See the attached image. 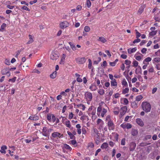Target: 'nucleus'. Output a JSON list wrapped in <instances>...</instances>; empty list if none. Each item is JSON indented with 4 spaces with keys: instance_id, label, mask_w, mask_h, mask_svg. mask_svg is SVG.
Instances as JSON below:
<instances>
[{
    "instance_id": "obj_19",
    "label": "nucleus",
    "mask_w": 160,
    "mask_h": 160,
    "mask_svg": "<svg viewBox=\"0 0 160 160\" xmlns=\"http://www.w3.org/2000/svg\"><path fill=\"white\" fill-rule=\"evenodd\" d=\"M121 83L123 86V88L127 87L128 86V82L125 78L122 79L121 82Z\"/></svg>"
},
{
    "instance_id": "obj_58",
    "label": "nucleus",
    "mask_w": 160,
    "mask_h": 160,
    "mask_svg": "<svg viewBox=\"0 0 160 160\" xmlns=\"http://www.w3.org/2000/svg\"><path fill=\"white\" fill-rule=\"evenodd\" d=\"M151 138V135H147L145 137V139L146 140H147L148 139H150Z\"/></svg>"
},
{
    "instance_id": "obj_35",
    "label": "nucleus",
    "mask_w": 160,
    "mask_h": 160,
    "mask_svg": "<svg viewBox=\"0 0 160 160\" xmlns=\"http://www.w3.org/2000/svg\"><path fill=\"white\" fill-rule=\"evenodd\" d=\"M143 98V97L141 95H139L136 97V101H139Z\"/></svg>"
},
{
    "instance_id": "obj_13",
    "label": "nucleus",
    "mask_w": 160,
    "mask_h": 160,
    "mask_svg": "<svg viewBox=\"0 0 160 160\" xmlns=\"http://www.w3.org/2000/svg\"><path fill=\"white\" fill-rule=\"evenodd\" d=\"M127 108L126 106H124L121 108L120 114L121 115H123L126 112Z\"/></svg>"
},
{
    "instance_id": "obj_56",
    "label": "nucleus",
    "mask_w": 160,
    "mask_h": 160,
    "mask_svg": "<svg viewBox=\"0 0 160 160\" xmlns=\"http://www.w3.org/2000/svg\"><path fill=\"white\" fill-rule=\"evenodd\" d=\"M5 63L7 65H9L10 64V60L8 59H6L5 60Z\"/></svg>"
},
{
    "instance_id": "obj_60",
    "label": "nucleus",
    "mask_w": 160,
    "mask_h": 160,
    "mask_svg": "<svg viewBox=\"0 0 160 160\" xmlns=\"http://www.w3.org/2000/svg\"><path fill=\"white\" fill-rule=\"evenodd\" d=\"M156 56H158L160 55V49L158 50L157 52H155Z\"/></svg>"
},
{
    "instance_id": "obj_40",
    "label": "nucleus",
    "mask_w": 160,
    "mask_h": 160,
    "mask_svg": "<svg viewBox=\"0 0 160 160\" xmlns=\"http://www.w3.org/2000/svg\"><path fill=\"white\" fill-rule=\"evenodd\" d=\"M98 93L100 95H102L104 93V90L102 89H99L98 91Z\"/></svg>"
},
{
    "instance_id": "obj_1",
    "label": "nucleus",
    "mask_w": 160,
    "mask_h": 160,
    "mask_svg": "<svg viewBox=\"0 0 160 160\" xmlns=\"http://www.w3.org/2000/svg\"><path fill=\"white\" fill-rule=\"evenodd\" d=\"M107 112V110L103 108L101 106H99L97 109V115L99 117H104Z\"/></svg>"
},
{
    "instance_id": "obj_22",
    "label": "nucleus",
    "mask_w": 160,
    "mask_h": 160,
    "mask_svg": "<svg viewBox=\"0 0 160 160\" xmlns=\"http://www.w3.org/2000/svg\"><path fill=\"white\" fill-rule=\"evenodd\" d=\"M29 40L27 42V44H30L33 42L34 40L32 36L30 35H29Z\"/></svg>"
},
{
    "instance_id": "obj_14",
    "label": "nucleus",
    "mask_w": 160,
    "mask_h": 160,
    "mask_svg": "<svg viewBox=\"0 0 160 160\" xmlns=\"http://www.w3.org/2000/svg\"><path fill=\"white\" fill-rule=\"evenodd\" d=\"M108 126L109 130H113L114 128V126L113 122L112 121L108 122Z\"/></svg>"
},
{
    "instance_id": "obj_31",
    "label": "nucleus",
    "mask_w": 160,
    "mask_h": 160,
    "mask_svg": "<svg viewBox=\"0 0 160 160\" xmlns=\"http://www.w3.org/2000/svg\"><path fill=\"white\" fill-rule=\"evenodd\" d=\"M129 92V89L128 88H123L122 91V93L123 94H125L128 93Z\"/></svg>"
},
{
    "instance_id": "obj_7",
    "label": "nucleus",
    "mask_w": 160,
    "mask_h": 160,
    "mask_svg": "<svg viewBox=\"0 0 160 160\" xmlns=\"http://www.w3.org/2000/svg\"><path fill=\"white\" fill-rule=\"evenodd\" d=\"M97 125L99 127L100 129L102 128L104 125V122L101 119L98 118L97 121Z\"/></svg>"
},
{
    "instance_id": "obj_32",
    "label": "nucleus",
    "mask_w": 160,
    "mask_h": 160,
    "mask_svg": "<svg viewBox=\"0 0 160 160\" xmlns=\"http://www.w3.org/2000/svg\"><path fill=\"white\" fill-rule=\"evenodd\" d=\"M108 147V144L106 142L103 143L101 145V148L102 149H106Z\"/></svg>"
},
{
    "instance_id": "obj_46",
    "label": "nucleus",
    "mask_w": 160,
    "mask_h": 160,
    "mask_svg": "<svg viewBox=\"0 0 160 160\" xmlns=\"http://www.w3.org/2000/svg\"><path fill=\"white\" fill-rule=\"evenodd\" d=\"M70 143L72 145H74V147L77 146L76 141L75 140H73L70 141Z\"/></svg>"
},
{
    "instance_id": "obj_16",
    "label": "nucleus",
    "mask_w": 160,
    "mask_h": 160,
    "mask_svg": "<svg viewBox=\"0 0 160 160\" xmlns=\"http://www.w3.org/2000/svg\"><path fill=\"white\" fill-rule=\"evenodd\" d=\"M137 123L141 126H143L144 125V123L142 120L140 118H137L136 120Z\"/></svg>"
},
{
    "instance_id": "obj_25",
    "label": "nucleus",
    "mask_w": 160,
    "mask_h": 160,
    "mask_svg": "<svg viewBox=\"0 0 160 160\" xmlns=\"http://www.w3.org/2000/svg\"><path fill=\"white\" fill-rule=\"evenodd\" d=\"M7 149V147L6 146H2L1 147L0 152L1 153L5 154L6 152L5 150Z\"/></svg>"
},
{
    "instance_id": "obj_4",
    "label": "nucleus",
    "mask_w": 160,
    "mask_h": 160,
    "mask_svg": "<svg viewBox=\"0 0 160 160\" xmlns=\"http://www.w3.org/2000/svg\"><path fill=\"white\" fill-rule=\"evenodd\" d=\"M51 136L53 138H62L63 137V134L57 132H54L51 135Z\"/></svg>"
},
{
    "instance_id": "obj_21",
    "label": "nucleus",
    "mask_w": 160,
    "mask_h": 160,
    "mask_svg": "<svg viewBox=\"0 0 160 160\" xmlns=\"http://www.w3.org/2000/svg\"><path fill=\"white\" fill-rule=\"evenodd\" d=\"M136 146V144L134 142H132L130 144V149L131 151L134 150Z\"/></svg>"
},
{
    "instance_id": "obj_62",
    "label": "nucleus",
    "mask_w": 160,
    "mask_h": 160,
    "mask_svg": "<svg viewBox=\"0 0 160 160\" xmlns=\"http://www.w3.org/2000/svg\"><path fill=\"white\" fill-rule=\"evenodd\" d=\"M96 111L95 109H94L92 111L91 113L90 114V115H91L92 116L93 115H96Z\"/></svg>"
},
{
    "instance_id": "obj_3",
    "label": "nucleus",
    "mask_w": 160,
    "mask_h": 160,
    "mask_svg": "<svg viewBox=\"0 0 160 160\" xmlns=\"http://www.w3.org/2000/svg\"><path fill=\"white\" fill-rule=\"evenodd\" d=\"M62 122L63 124H64L66 127L70 129L72 128V126L70 121L65 117H62Z\"/></svg>"
},
{
    "instance_id": "obj_44",
    "label": "nucleus",
    "mask_w": 160,
    "mask_h": 160,
    "mask_svg": "<svg viewBox=\"0 0 160 160\" xmlns=\"http://www.w3.org/2000/svg\"><path fill=\"white\" fill-rule=\"evenodd\" d=\"M138 133V131L135 129H132L131 132L132 135L133 136L136 135Z\"/></svg>"
},
{
    "instance_id": "obj_50",
    "label": "nucleus",
    "mask_w": 160,
    "mask_h": 160,
    "mask_svg": "<svg viewBox=\"0 0 160 160\" xmlns=\"http://www.w3.org/2000/svg\"><path fill=\"white\" fill-rule=\"evenodd\" d=\"M91 2L89 0H88L87 1V6L88 8H89L91 6Z\"/></svg>"
},
{
    "instance_id": "obj_52",
    "label": "nucleus",
    "mask_w": 160,
    "mask_h": 160,
    "mask_svg": "<svg viewBox=\"0 0 160 160\" xmlns=\"http://www.w3.org/2000/svg\"><path fill=\"white\" fill-rule=\"evenodd\" d=\"M147 51V49L146 48H143L141 50V52L142 53L145 54L146 53Z\"/></svg>"
},
{
    "instance_id": "obj_54",
    "label": "nucleus",
    "mask_w": 160,
    "mask_h": 160,
    "mask_svg": "<svg viewBox=\"0 0 160 160\" xmlns=\"http://www.w3.org/2000/svg\"><path fill=\"white\" fill-rule=\"evenodd\" d=\"M131 63V61L128 60H126L125 61V63L127 65H129Z\"/></svg>"
},
{
    "instance_id": "obj_28",
    "label": "nucleus",
    "mask_w": 160,
    "mask_h": 160,
    "mask_svg": "<svg viewBox=\"0 0 160 160\" xmlns=\"http://www.w3.org/2000/svg\"><path fill=\"white\" fill-rule=\"evenodd\" d=\"M102 43H105L107 42V40L103 37H100L98 40Z\"/></svg>"
},
{
    "instance_id": "obj_55",
    "label": "nucleus",
    "mask_w": 160,
    "mask_h": 160,
    "mask_svg": "<svg viewBox=\"0 0 160 160\" xmlns=\"http://www.w3.org/2000/svg\"><path fill=\"white\" fill-rule=\"evenodd\" d=\"M136 38H138L141 36V34L138 32L137 30H136Z\"/></svg>"
},
{
    "instance_id": "obj_9",
    "label": "nucleus",
    "mask_w": 160,
    "mask_h": 160,
    "mask_svg": "<svg viewBox=\"0 0 160 160\" xmlns=\"http://www.w3.org/2000/svg\"><path fill=\"white\" fill-rule=\"evenodd\" d=\"M85 96L87 100L89 101H91L92 99V94L91 92H86L85 93Z\"/></svg>"
},
{
    "instance_id": "obj_53",
    "label": "nucleus",
    "mask_w": 160,
    "mask_h": 160,
    "mask_svg": "<svg viewBox=\"0 0 160 160\" xmlns=\"http://www.w3.org/2000/svg\"><path fill=\"white\" fill-rule=\"evenodd\" d=\"M94 147V144L92 143H90L88 146V148H92Z\"/></svg>"
},
{
    "instance_id": "obj_10",
    "label": "nucleus",
    "mask_w": 160,
    "mask_h": 160,
    "mask_svg": "<svg viewBox=\"0 0 160 160\" xmlns=\"http://www.w3.org/2000/svg\"><path fill=\"white\" fill-rule=\"evenodd\" d=\"M42 133L43 136L45 137H49V133L48 132L47 128L45 127L43 128Z\"/></svg>"
},
{
    "instance_id": "obj_11",
    "label": "nucleus",
    "mask_w": 160,
    "mask_h": 160,
    "mask_svg": "<svg viewBox=\"0 0 160 160\" xmlns=\"http://www.w3.org/2000/svg\"><path fill=\"white\" fill-rule=\"evenodd\" d=\"M69 24L67 21H64L60 23V27L61 28H64L68 26Z\"/></svg>"
},
{
    "instance_id": "obj_12",
    "label": "nucleus",
    "mask_w": 160,
    "mask_h": 160,
    "mask_svg": "<svg viewBox=\"0 0 160 160\" xmlns=\"http://www.w3.org/2000/svg\"><path fill=\"white\" fill-rule=\"evenodd\" d=\"M120 126L123 129L127 128L128 129L132 128L131 125L129 123H123Z\"/></svg>"
},
{
    "instance_id": "obj_63",
    "label": "nucleus",
    "mask_w": 160,
    "mask_h": 160,
    "mask_svg": "<svg viewBox=\"0 0 160 160\" xmlns=\"http://www.w3.org/2000/svg\"><path fill=\"white\" fill-rule=\"evenodd\" d=\"M140 41V39L139 38H137L136 39H135L133 41V43H136L137 42H139Z\"/></svg>"
},
{
    "instance_id": "obj_37",
    "label": "nucleus",
    "mask_w": 160,
    "mask_h": 160,
    "mask_svg": "<svg viewBox=\"0 0 160 160\" xmlns=\"http://www.w3.org/2000/svg\"><path fill=\"white\" fill-rule=\"evenodd\" d=\"M6 24L5 23H3L1 26V28H0V31L2 32L6 28Z\"/></svg>"
},
{
    "instance_id": "obj_49",
    "label": "nucleus",
    "mask_w": 160,
    "mask_h": 160,
    "mask_svg": "<svg viewBox=\"0 0 160 160\" xmlns=\"http://www.w3.org/2000/svg\"><path fill=\"white\" fill-rule=\"evenodd\" d=\"M157 32V31H152L150 32L149 35L152 36H154L156 34Z\"/></svg>"
},
{
    "instance_id": "obj_36",
    "label": "nucleus",
    "mask_w": 160,
    "mask_h": 160,
    "mask_svg": "<svg viewBox=\"0 0 160 160\" xmlns=\"http://www.w3.org/2000/svg\"><path fill=\"white\" fill-rule=\"evenodd\" d=\"M69 44L70 45L71 48L73 50L75 51L77 49L76 47L72 43V42H69Z\"/></svg>"
},
{
    "instance_id": "obj_8",
    "label": "nucleus",
    "mask_w": 160,
    "mask_h": 160,
    "mask_svg": "<svg viewBox=\"0 0 160 160\" xmlns=\"http://www.w3.org/2000/svg\"><path fill=\"white\" fill-rule=\"evenodd\" d=\"M76 62L79 64L84 63L86 61V59L84 57L78 58L76 59Z\"/></svg>"
},
{
    "instance_id": "obj_6",
    "label": "nucleus",
    "mask_w": 160,
    "mask_h": 160,
    "mask_svg": "<svg viewBox=\"0 0 160 160\" xmlns=\"http://www.w3.org/2000/svg\"><path fill=\"white\" fill-rule=\"evenodd\" d=\"M59 57L58 52L55 51H53L52 52L50 55V58L52 60H56Z\"/></svg>"
},
{
    "instance_id": "obj_26",
    "label": "nucleus",
    "mask_w": 160,
    "mask_h": 160,
    "mask_svg": "<svg viewBox=\"0 0 160 160\" xmlns=\"http://www.w3.org/2000/svg\"><path fill=\"white\" fill-rule=\"evenodd\" d=\"M134 57L136 60L138 61L141 60L143 57L142 55H135Z\"/></svg>"
},
{
    "instance_id": "obj_45",
    "label": "nucleus",
    "mask_w": 160,
    "mask_h": 160,
    "mask_svg": "<svg viewBox=\"0 0 160 160\" xmlns=\"http://www.w3.org/2000/svg\"><path fill=\"white\" fill-rule=\"evenodd\" d=\"M88 68L90 69L92 68V62L91 59H89L88 60Z\"/></svg>"
},
{
    "instance_id": "obj_34",
    "label": "nucleus",
    "mask_w": 160,
    "mask_h": 160,
    "mask_svg": "<svg viewBox=\"0 0 160 160\" xmlns=\"http://www.w3.org/2000/svg\"><path fill=\"white\" fill-rule=\"evenodd\" d=\"M67 132L68 135L69 136L70 138L71 139H73L74 138L75 136H74V135L72 133L69 131H67Z\"/></svg>"
},
{
    "instance_id": "obj_47",
    "label": "nucleus",
    "mask_w": 160,
    "mask_h": 160,
    "mask_svg": "<svg viewBox=\"0 0 160 160\" xmlns=\"http://www.w3.org/2000/svg\"><path fill=\"white\" fill-rule=\"evenodd\" d=\"M74 116L72 112H69V114L68 115V119L70 120L72 119Z\"/></svg>"
},
{
    "instance_id": "obj_64",
    "label": "nucleus",
    "mask_w": 160,
    "mask_h": 160,
    "mask_svg": "<svg viewBox=\"0 0 160 160\" xmlns=\"http://www.w3.org/2000/svg\"><path fill=\"white\" fill-rule=\"evenodd\" d=\"M106 120L107 121H112L111 120V116L110 115L107 116L106 118Z\"/></svg>"
},
{
    "instance_id": "obj_61",
    "label": "nucleus",
    "mask_w": 160,
    "mask_h": 160,
    "mask_svg": "<svg viewBox=\"0 0 160 160\" xmlns=\"http://www.w3.org/2000/svg\"><path fill=\"white\" fill-rule=\"evenodd\" d=\"M22 9L28 11H29L30 9L27 7L25 6H23L22 8Z\"/></svg>"
},
{
    "instance_id": "obj_27",
    "label": "nucleus",
    "mask_w": 160,
    "mask_h": 160,
    "mask_svg": "<svg viewBox=\"0 0 160 160\" xmlns=\"http://www.w3.org/2000/svg\"><path fill=\"white\" fill-rule=\"evenodd\" d=\"M9 71V68H5L2 70V74H7V73Z\"/></svg>"
},
{
    "instance_id": "obj_17",
    "label": "nucleus",
    "mask_w": 160,
    "mask_h": 160,
    "mask_svg": "<svg viewBox=\"0 0 160 160\" xmlns=\"http://www.w3.org/2000/svg\"><path fill=\"white\" fill-rule=\"evenodd\" d=\"M137 50L136 47L133 48H130L128 50V53L131 54L132 53L135 52Z\"/></svg>"
},
{
    "instance_id": "obj_20",
    "label": "nucleus",
    "mask_w": 160,
    "mask_h": 160,
    "mask_svg": "<svg viewBox=\"0 0 160 160\" xmlns=\"http://www.w3.org/2000/svg\"><path fill=\"white\" fill-rule=\"evenodd\" d=\"M30 119L32 120H37L39 119V117L38 116L35 115H32L30 116L29 118Z\"/></svg>"
},
{
    "instance_id": "obj_2",
    "label": "nucleus",
    "mask_w": 160,
    "mask_h": 160,
    "mask_svg": "<svg viewBox=\"0 0 160 160\" xmlns=\"http://www.w3.org/2000/svg\"><path fill=\"white\" fill-rule=\"evenodd\" d=\"M142 110L146 112H149L151 110V106L150 104L147 102H143L141 105Z\"/></svg>"
},
{
    "instance_id": "obj_41",
    "label": "nucleus",
    "mask_w": 160,
    "mask_h": 160,
    "mask_svg": "<svg viewBox=\"0 0 160 160\" xmlns=\"http://www.w3.org/2000/svg\"><path fill=\"white\" fill-rule=\"evenodd\" d=\"M119 108H115L113 112L115 115H118L119 112Z\"/></svg>"
},
{
    "instance_id": "obj_30",
    "label": "nucleus",
    "mask_w": 160,
    "mask_h": 160,
    "mask_svg": "<svg viewBox=\"0 0 160 160\" xmlns=\"http://www.w3.org/2000/svg\"><path fill=\"white\" fill-rule=\"evenodd\" d=\"M89 88L92 91H95L97 89V87L95 85L92 84L91 86H90Z\"/></svg>"
},
{
    "instance_id": "obj_15",
    "label": "nucleus",
    "mask_w": 160,
    "mask_h": 160,
    "mask_svg": "<svg viewBox=\"0 0 160 160\" xmlns=\"http://www.w3.org/2000/svg\"><path fill=\"white\" fill-rule=\"evenodd\" d=\"M152 58L150 57H148L145 59L143 61V63L144 64H149V62L151 61L152 60Z\"/></svg>"
},
{
    "instance_id": "obj_38",
    "label": "nucleus",
    "mask_w": 160,
    "mask_h": 160,
    "mask_svg": "<svg viewBox=\"0 0 160 160\" xmlns=\"http://www.w3.org/2000/svg\"><path fill=\"white\" fill-rule=\"evenodd\" d=\"M131 106L134 108H136L138 107V105L135 102H132L131 103Z\"/></svg>"
},
{
    "instance_id": "obj_18",
    "label": "nucleus",
    "mask_w": 160,
    "mask_h": 160,
    "mask_svg": "<svg viewBox=\"0 0 160 160\" xmlns=\"http://www.w3.org/2000/svg\"><path fill=\"white\" fill-rule=\"evenodd\" d=\"M66 57V55L65 54L63 53L61 57V61L60 62V64H63Z\"/></svg>"
},
{
    "instance_id": "obj_42",
    "label": "nucleus",
    "mask_w": 160,
    "mask_h": 160,
    "mask_svg": "<svg viewBox=\"0 0 160 160\" xmlns=\"http://www.w3.org/2000/svg\"><path fill=\"white\" fill-rule=\"evenodd\" d=\"M63 147L64 148L67 149H68L70 151L72 149V148L67 144H64V145Z\"/></svg>"
},
{
    "instance_id": "obj_59",
    "label": "nucleus",
    "mask_w": 160,
    "mask_h": 160,
    "mask_svg": "<svg viewBox=\"0 0 160 160\" xmlns=\"http://www.w3.org/2000/svg\"><path fill=\"white\" fill-rule=\"evenodd\" d=\"M125 144V138L122 139L121 141V144L122 145H124Z\"/></svg>"
},
{
    "instance_id": "obj_33",
    "label": "nucleus",
    "mask_w": 160,
    "mask_h": 160,
    "mask_svg": "<svg viewBox=\"0 0 160 160\" xmlns=\"http://www.w3.org/2000/svg\"><path fill=\"white\" fill-rule=\"evenodd\" d=\"M160 61V58L158 57H157L154 58L152 60V62L154 63L155 62H158Z\"/></svg>"
},
{
    "instance_id": "obj_51",
    "label": "nucleus",
    "mask_w": 160,
    "mask_h": 160,
    "mask_svg": "<svg viewBox=\"0 0 160 160\" xmlns=\"http://www.w3.org/2000/svg\"><path fill=\"white\" fill-rule=\"evenodd\" d=\"M16 79L17 78L16 77H14L12 79H10L8 81L11 82H14L15 81Z\"/></svg>"
},
{
    "instance_id": "obj_23",
    "label": "nucleus",
    "mask_w": 160,
    "mask_h": 160,
    "mask_svg": "<svg viewBox=\"0 0 160 160\" xmlns=\"http://www.w3.org/2000/svg\"><path fill=\"white\" fill-rule=\"evenodd\" d=\"M111 84L112 86L116 87L117 86V82L115 79H113L111 81Z\"/></svg>"
},
{
    "instance_id": "obj_39",
    "label": "nucleus",
    "mask_w": 160,
    "mask_h": 160,
    "mask_svg": "<svg viewBox=\"0 0 160 160\" xmlns=\"http://www.w3.org/2000/svg\"><path fill=\"white\" fill-rule=\"evenodd\" d=\"M144 8V7L143 6L141 7L138 11V13L140 14L142 13L143 12Z\"/></svg>"
},
{
    "instance_id": "obj_43",
    "label": "nucleus",
    "mask_w": 160,
    "mask_h": 160,
    "mask_svg": "<svg viewBox=\"0 0 160 160\" xmlns=\"http://www.w3.org/2000/svg\"><path fill=\"white\" fill-rule=\"evenodd\" d=\"M90 28L88 26H85L84 27V30L85 32H88L90 30Z\"/></svg>"
},
{
    "instance_id": "obj_29",
    "label": "nucleus",
    "mask_w": 160,
    "mask_h": 160,
    "mask_svg": "<svg viewBox=\"0 0 160 160\" xmlns=\"http://www.w3.org/2000/svg\"><path fill=\"white\" fill-rule=\"evenodd\" d=\"M57 74V72L56 71H55L52 73L50 75V77L51 78L54 79L56 78Z\"/></svg>"
},
{
    "instance_id": "obj_57",
    "label": "nucleus",
    "mask_w": 160,
    "mask_h": 160,
    "mask_svg": "<svg viewBox=\"0 0 160 160\" xmlns=\"http://www.w3.org/2000/svg\"><path fill=\"white\" fill-rule=\"evenodd\" d=\"M109 63L110 65L112 66V67H114V66H115L116 64V63L114 62H110Z\"/></svg>"
},
{
    "instance_id": "obj_48",
    "label": "nucleus",
    "mask_w": 160,
    "mask_h": 160,
    "mask_svg": "<svg viewBox=\"0 0 160 160\" xmlns=\"http://www.w3.org/2000/svg\"><path fill=\"white\" fill-rule=\"evenodd\" d=\"M132 64L134 67H137L138 65V62L137 61L134 60L133 61Z\"/></svg>"
},
{
    "instance_id": "obj_24",
    "label": "nucleus",
    "mask_w": 160,
    "mask_h": 160,
    "mask_svg": "<svg viewBox=\"0 0 160 160\" xmlns=\"http://www.w3.org/2000/svg\"><path fill=\"white\" fill-rule=\"evenodd\" d=\"M121 101L122 103L125 105H127L128 103V101L126 98H123L121 99Z\"/></svg>"
},
{
    "instance_id": "obj_5",
    "label": "nucleus",
    "mask_w": 160,
    "mask_h": 160,
    "mask_svg": "<svg viewBox=\"0 0 160 160\" xmlns=\"http://www.w3.org/2000/svg\"><path fill=\"white\" fill-rule=\"evenodd\" d=\"M47 119L49 122H54L56 120V118L54 114L48 113L47 115Z\"/></svg>"
}]
</instances>
